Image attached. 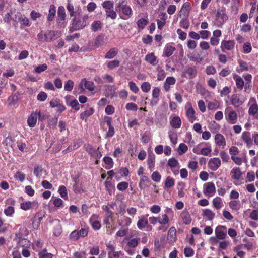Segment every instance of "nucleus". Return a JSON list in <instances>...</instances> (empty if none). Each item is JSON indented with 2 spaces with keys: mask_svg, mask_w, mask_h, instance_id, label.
Wrapping results in <instances>:
<instances>
[{
  "mask_svg": "<svg viewBox=\"0 0 258 258\" xmlns=\"http://www.w3.org/2000/svg\"><path fill=\"white\" fill-rule=\"evenodd\" d=\"M237 114L234 110H230L228 114L227 121L231 124H235L237 121Z\"/></svg>",
  "mask_w": 258,
  "mask_h": 258,
  "instance_id": "obj_19",
  "label": "nucleus"
},
{
  "mask_svg": "<svg viewBox=\"0 0 258 258\" xmlns=\"http://www.w3.org/2000/svg\"><path fill=\"white\" fill-rule=\"evenodd\" d=\"M38 119V114L37 112H33L30 116L28 118L27 123L28 125L30 127H33L35 126L37 120Z\"/></svg>",
  "mask_w": 258,
  "mask_h": 258,
  "instance_id": "obj_14",
  "label": "nucleus"
},
{
  "mask_svg": "<svg viewBox=\"0 0 258 258\" xmlns=\"http://www.w3.org/2000/svg\"><path fill=\"white\" fill-rule=\"evenodd\" d=\"M148 221L143 217H139L137 222V227L139 229H142L148 226Z\"/></svg>",
  "mask_w": 258,
  "mask_h": 258,
  "instance_id": "obj_31",
  "label": "nucleus"
},
{
  "mask_svg": "<svg viewBox=\"0 0 258 258\" xmlns=\"http://www.w3.org/2000/svg\"><path fill=\"white\" fill-rule=\"evenodd\" d=\"M241 139L245 143L248 148H250L251 147L252 145V140L250 137V133L249 132H243L242 133Z\"/></svg>",
  "mask_w": 258,
  "mask_h": 258,
  "instance_id": "obj_10",
  "label": "nucleus"
},
{
  "mask_svg": "<svg viewBox=\"0 0 258 258\" xmlns=\"http://www.w3.org/2000/svg\"><path fill=\"white\" fill-rule=\"evenodd\" d=\"M57 15L59 19L61 20H64L66 17L65 9L63 6H60L58 7L57 11Z\"/></svg>",
  "mask_w": 258,
  "mask_h": 258,
  "instance_id": "obj_38",
  "label": "nucleus"
},
{
  "mask_svg": "<svg viewBox=\"0 0 258 258\" xmlns=\"http://www.w3.org/2000/svg\"><path fill=\"white\" fill-rule=\"evenodd\" d=\"M171 125L174 128H179L181 125V120L179 117H174L170 121Z\"/></svg>",
  "mask_w": 258,
  "mask_h": 258,
  "instance_id": "obj_27",
  "label": "nucleus"
},
{
  "mask_svg": "<svg viewBox=\"0 0 258 258\" xmlns=\"http://www.w3.org/2000/svg\"><path fill=\"white\" fill-rule=\"evenodd\" d=\"M38 204L36 202L27 201L21 204V208L24 210H28L31 208H37Z\"/></svg>",
  "mask_w": 258,
  "mask_h": 258,
  "instance_id": "obj_15",
  "label": "nucleus"
},
{
  "mask_svg": "<svg viewBox=\"0 0 258 258\" xmlns=\"http://www.w3.org/2000/svg\"><path fill=\"white\" fill-rule=\"evenodd\" d=\"M117 53L118 50L117 49L112 48L106 53L105 58L107 59H111L114 57Z\"/></svg>",
  "mask_w": 258,
  "mask_h": 258,
  "instance_id": "obj_35",
  "label": "nucleus"
},
{
  "mask_svg": "<svg viewBox=\"0 0 258 258\" xmlns=\"http://www.w3.org/2000/svg\"><path fill=\"white\" fill-rule=\"evenodd\" d=\"M55 13L56 9L54 5H50L49 9V13L47 16V20L49 21H52L54 19Z\"/></svg>",
  "mask_w": 258,
  "mask_h": 258,
  "instance_id": "obj_33",
  "label": "nucleus"
},
{
  "mask_svg": "<svg viewBox=\"0 0 258 258\" xmlns=\"http://www.w3.org/2000/svg\"><path fill=\"white\" fill-rule=\"evenodd\" d=\"M249 101L252 103V104L251 105L248 109V113L253 116L258 115V105L256 102L255 99L254 98H251Z\"/></svg>",
  "mask_w": 258,
  "mask_h": 258,
  "instance_id": "obj_11",
  "label": "nucleus"
},
{
  "mask_svg": "<svg viewBox=\"0 0 258 258\" xmlns=\"http://www.w3.org/2000/svg\"><path fill=\"white\" fill-rule=\"evenodd\" d=\"M47 64L45 63H44V64L39 65L38 67H37L35 68V71L37 73H41L44 72V71H45L46 70H47Z\"/></svg>",
  "mask_w": 258,
  "mask_h": 258,
  "instance_id": "obj_64",
  "label": "nucleus"
},
{
  "mask_svg": "<svg viewBox=\"0 0 258 258\" xmlns=\"http://www.w3.org/2000/svg\"><path fill=\"white\" fill-rule=\"evenodd\" d=\"M43 168L41 166H36L34 169V174L37 177L40 178L42 174Z\"/></svg>",
  "mask_w": 258,
  "mask_h": 258,
  "instance_id": "obj_50",
  "label": "nucleus"
},
{
  "mask_svg": "<svg viewBox=\"0 0 258 258\" xmlns=\"http://www.w3.org/2000/svg\"><path fill=\"white\" fill-rule=\"evenodd\" d=\"M231 101V104L235 107H238L243 103V101L240 100L239 97L237 94H234L232 96Z\"/></svg>",
  "mask_w": 258,
  "mask_h": 258,
  "instance_id": "obj_29",
  "label": "nucleus"
},
{
  "mask_svg": "<svg viewBox=\"0 0 258 258\" xmlns=\"http://www.w3.org/2000/svg\"><path fill=\"white\" fill-rule=\"evenodd\" d=\"M105 12L106 16L112 19H115L117 17L116 11L110 9L106 10Z\"/></svg>",
  "mask_w": 258,
  "mask_h": 258,
  "instance_id": "obj_60",
  "label": "nucleus"
},
{
  "mask_svg": "<svg viewBox=\"0 0 258 258\" xmlns=\"http://www.w3.org/2000/svg\"><path fill=\"white\" fill-rule=\"evenodd\" d=\"M188 149L187 146L184 143L180 144L178 148V152L179 155H182L185 153Z\"/></svg>",
  "mask_w": 258,
  "mask_h": 258,
  "instance_id": "obj_55",
  "label": "nucleus"
},
{
  "mask_svg": "<svg viewBox=\"0 0 258 258\" xmlns=\"http://www.w3.org/2000/svg\"><path fill=\"white\" fill-rule=\"evenodd\" d=\"M202 215L204 217H206L208 220H212L215 216V213L209 209H206L203 210Z\"/></svg>",
  "mask_w": 258,
  "mask_h": 258,
  "instance_id": "obj_25",
  "label": "nucleus"
},
{
  "mask_svg": "<svg viewBox=\"0 0 258 258\" xmlns=\"http://www.w3.org/2000/svg\"><path fill=\"white\" fill-rule=\"evenodd\" d=\"M120 61L118 60H113L109 61L107 63V67L109 69H113L115 68L118 67L119 66Z\"/></svg>",
  "mask_w": 258,
  "mask_h": 258,
  "instance_id": "obj_51",
  "label": "nucleus"
},
{
  "mask_svg": "<svg viewBox=\"0 0 258 258\" xmlns=\"http://www.w3.org/2000/svg\"><path fill=\"white\" fill-rule=\"evenodd\" d=\"M175 50V47L169 45H167L164 48V52L166 57H169L172 55Z\"/></svg>",
  "mask_w": 258,
  "mask_h": 258,
  "instance_id": "obj_36",
  "label": "nucleus"
},
{
  "mask_svg": "<svg viewBox=\"0 0 258 258\" xmlns=\"http://www.w3.org/2000/svg\"><path fill=\"white\" fill-rule=\"evenodd\" d=\"M180 26L184 29H187L189 26V23L187 18H183L180 22Z\"/></svg>",
  "mask_w": 258,
  "mask_h": 258,
  "instance_id": "obj_58",
  "label": "nucleus"
},
{
  "mask_svg": "<svg viewBox=\"0 0 258 258\" xmlns=\"http://www.w3.org/2000/svg\"><path fill=\"white\" fill-rule=\"evenodd\" d=\"M230 175L233 179L238 181L241 177L242 172L239 167H234L231 170Z\"/></svg>",
  "mask_w": 258,
  "mask_h": 258,
  "instance_id": "obj_18",
  "label": "nucleus"
},
{
  "mask_svg": "<svg viewBox=\"0 0 258 258\" xmlns=\"http://www.w3.org/2000/svg\"><path fill=\"white\" fill-rule=\"evenodd\" d=\"M215 141L217 145L224 147L226 145V141L224 136L221 134H217L215 136Z\"/></svg>",
  "mask_w": 258,
  "mask_h": 258,
  "instance_id": "obj_20",
  "label": "nucleus"
},
{
  "mask_svg": "<svg viewBox=\"0 0 258 258\" xmlns=\"http://www.w3.org/2000/svg\"><path fill=\"white\" fill-rule=\"evenodd\" d=\"M216 192V187L212 182L206 183L204 184V194L208 197L213 196Z\"/></svg>",
  "mask_w": 258,
  "mask_h": 258,
  "instance_id": "obj_6",
  "label": "nucleus"
},
{
  "mask_svg": "<svg viewBox=\"0 0 258 258\" xmlns=\"http://www.w3.org/2000/svg\"><path fill=\"white\" fill-rule=\"evenodd\" d=\"M61 32L59 31H41L37 34V38L42 43L50 42L59 38Z\"/></svg>",
  "mask_w": 258,
  "mask_h": 258,
  "instance_id": "obj_1",
  "label": "nucleus"
},
{
  "mask_svg": "<svg viewBox=\"0 0 258 258\" xmlns=\"http://www.w3.org/2000/svg\"><path fill=\"white\" fill-rule=\"evenodd\" d=\"M212 205L216 209H220L223 206L222 199L219 197L214 198L212 201Z\"/></svg>",
  "mask_w": 258,
  "mask_h": 258,
  "instance_id": "obj_26",
  "label": "nucleus"
},
{
  "mask_svg": "<svg viewBox=\"0 0 258 258\" xmlns=\"http://www.w3.org/2000/svg\"><path fill=\"white\" fill-rule=\"evenodd\" d=\"M157 222L160 224H169V219L168 216L164 214H162L161 216L156 217Z\"/></svg>",
  "mask_w": 258,
  "mask_h": 258,
  "instance_id": "obj_32",
  "label": "nucleus"
},
{
  "mask_svg": "<svg viewBox=\"0 0 258 258\" xmlns=\"http://www.w3.org/2000/svg\"><path fill=\"white\" fill-rule=\"evenodd\" d=\"M84 85L86 89L90 91H92L94 89V83L92 81H88L86 80V79H83L79 84V88L81 91L84 90L83 88Z\"/></svg>",
  "mask_w": 258,
  "mask_h": 258,
  "instance_id": "obj_12",
  "label": "nucleus"
},
{
  "mask_svg": "<svg viewBox=\"0 0 258 258\" xmlns=\"http://www.w3.org/2000/svg\"><path fill=\"white\" fill-rule=\"evenodd\" d=\"M113 2L111 1H105L102 4V7L106 9V10H108L112 9L113 7Z\"/></svg>",
  "mask_w": 258,
  "mask_h": 258,
  "instance_id": "obj_46",
  "label": "nucleus"
},
{
  "mask_svg": "<svg viewBox=\"0 0 258 258\" xmlns=\"http://www.w3.org/2000/svg\"><path fill=\"white\" fill-rule=\"evenodd\" d=\"M221 164L220 159L219 158L214 157L209 160L208 167L211 170L216 171L220 166Z\"/></svg>",
  "mask_w": 258,
  "mask_h": 258,
  "instance_id": "obj_9",
  "label": "nucleus"
},
{
  "mask_svg": "<svg viewBox=\"0 0 258 258\" xmlns=\"http://www.w3.org/2000/svg\"><path fill=\"white\" fill-rule=\"evenodd\" d=\"M178 164V162L177 160L174 158H172L169 159L168 162V165L171 167V168H174L177 167V166Z\"/></svg>",
  "mask_w": 258,
  "mask_h": 258,
  "instance_id": "obj_63",
  "label": "nucleus"
},
{
  "mask_svg": "<svg viewBox=\"0 0 258 258\" xmlns=\"http://www.w3.org/2000/svg\"><path fill=\"white\" fill-rule=\"evenodd\" d=\"M195 111L192 107H189L186 111V114L189 120L193 122V120L195 119Z\"/></svg>",
  "mask_w": 258,
  "mask_h": 258,
  "instance_id": "obj_42",
  "label": "nucleus"
},
{
  "mask_svg": "<svg viewBox=\"0 0 258 258\" xmlns=\"http://www.w3.org/2000/svg\"><path fill=\"white\" fill-rule=\"evenodd\" d=\"M128 184L126 182H121L117 184V188L120 191L125 190L128 187Z\"/></svg>",
  "mask_w": 258,
  "mask_h": 258,
  "instance_id": "obj_61",
  "label": "nucleus"
},
{
  "mask_svg": "<svg viewBox=\"0 0 258 258\" xmlns=\"http://www.w3.org/2000/svg\"><path fill=\"white\" fill-rule=\"evenodd\" d=\"M150 180L149 178L146 176L142 175L141 177L139 183V188L142 190L145 189L147 186V185L146 183H149Z\"/></svg>",
  "mask_w": 258,
  "mask_h": 258,
  "instance_id": "obj_28",
  "label": "nucleus"
},
{
  "mask_svg": "<svg viewBox=\"0 0 258 258\" xmlns=\"http://www.w3.org/2000/svg\"><path fill=\"white\" fill-rule=\"evenodd\" d=\"M230 207L234 210H238L240 208V204L239 201L233 200L229 202Z\"/></svg>",
  "mask_w": 258,
  "mask_h": 258,
  "instance_id": "obj_45",
  "label": "nucleus"
},
{
  "mask_svg": "<svg viewBox=\"0 0 258 258\" xmlns=\"http://www.w3.org/2000/svg\"><path fill=\"white\" fill-rule=\"evenodd\" d=\"M115 10L123 19L130 18L132 14V10L126 5V0H120L115 5Z\"/></svg>",
  "mask_w": 258,
  "mask_h": 258,
  "instance_id": "obj_2",
  "label": "nucleus"
},
{
  "mask_svg": "<svg viewBox=\"0 0 258 258\" xmlns=\"http://www.w3.org/2000/svg\"><path fill=\"white\" fill-rule=\"evenodd\" d=\"M216 17L217 26L221 27L228 19L226 9L224 7L218 9Z\"/></svg>",
  "mask_w": 258,
  "mask_h": 258,
  "instance_id": "obj_4",
  "label": "nucleus"
},
{
  "mask_svg": "<svg viewBox=\"0 0 258 258\" xmlns=\"http://www.w3.org/2000/svg\"><path fill=\"white\" fill-rule=\"evenodd\" d=\"M174 185V180L170 177H167L165 182V187L170 188Z\"/></svg>",
  "mask_w": 258,
  "mask_h": 258,
  "instance_id": "obj_53",
  "label": "nucleus"
},
{
  "mask_svg": "<svg viewBox=\"0 0 258 258\" xmlns=\"http://www.w3.org/2000/svg\"><path fill=\"white\" fill-rule=\"evenodd\" d=\"M108 179L109 178H107V180L105 182V186L107 191L109 195H111L114 192L115 189L111 183L108 181Z\"/></svg>",
  "mask_w": 258,
  "mask_h": 258,
  "instance_id": "obj_41",
  "label": "nucleus"
},
{
  "mask_svg": "<svg viewBox=\"0 0 258 258\" xmlns=\"http://www.w3.org/2000/svg\"><path fill=\"white\" fill-rule=\"evenodd\" d=\"M198 73L197 68L196 66H187L183 70L182 76L187 79H192L195 78Z\"/></svg>",
  "mask_w": 258,
  "mask_h": 258,
  "instance_id": "obj_5",
  "label": "nucleus"
},
{
  "mask_svg": "<svg viewBox=\"0 0 258 258\" xmlns=\"http://www.w3.org/2000/svg\"><path fill=\"white\" fill-rule=\"evenodd\" d=\"M180 216L184 224L187 225L191 222L190 215L187 210H183Z\"/></svg>",
  "mask_w": 258,
  "mask_h": 258,
  "instance_id": "obj_23",
  "label": "nucleus"
},
{
  "mask_svg": "<svg viewBox=\"0 0 258 258\" xmlns=\"http://www.w3.org/2000/svg\"><path fill=\"white\" fill-rule=\"evenodd\" d=\"M137 24L139 28L143 29L148 24V20L145 18H141L137 21Z\"/></svg>",
  "mask_w": 258,
  "mask_h": 258,
  "instance_id": "obj_49",
  "label": "nucleus"
},
{
  "mask_svg": "<svg viewBox=\"0 0 258 258\" xmlns=\"http://www.w3.org/2000/svg\"><path fill=\"white\" fill-rule=\"evenodd\" d=\"M73 86L74 82L72 80H69L66 82L64 89L67 91H71L73 89Z\"/></svg>",
  "mask_w": 258,
  "mask_h": 258,
  "instance_id": "obj_56",
  "label": "nucleus"
},
{
  "mask_svg": "<svg viewBox=\"0 0 258 258\" xmlns=\"http://www.w3.org/2000/svg\"><path fill=\"white\" fill-rule=\"evenodd\" d=\"M184 253L186 257H191L194 254V250L190 247H186L184 249Z\"/></svg>",
  "mask_w": 258,
  "mask_h": 258,
  "instance_id": "obj_57",
  "label": "nucleus"
},
{
  "mask_svg": "<svg viewBox=\"0 0 258 258\" xmlns=\"http://www.w3.org/2000/svg\"><path fill=\"white\" fill-rule=\"evenodd\" d=\"M105 44L104 36L102 34L97 36L94 40V45L96 47H99Z\"/></svg>",
  "mask_w": 258,
  "mask_h": 258,
  "instance_id": "obj_22",
  "label": "nucleus"
},
{
  "mask_svg": "<svg viewBox=\"0 0 258 258\" xmlns=\"http://www.w3.org/2000/svg\"><path fill=\"white\" fill-rule=\"evenodd\" d=\"M88 18V14L84 15L81 18L74 17L73 20L72 27L76 30L82 29L86 26Z\"/></svg>",
  "mask_w": 258,
  "mask_h": 258,
  "instance_id": "obj_3",
  "label": "nucleus"
},
{
  "mask_svg": "<svg viewBox=\"0 0 258 258\" xmlns=\"http://www.w3.org/2000/svg\"><path fill=\"white\" fill-rule=\"evenodd\" d=\"M155 156L154 155H149L148 157L147 164L150 170H152L155 166Z\"/></svg>",
  "mask_w": 258,
  "mask_h": 258,
  "instance_id": "obj_37",
  "label": "nucleus"
},
{
  "mask_svg": "<svg viewBox=\"0 0 258 258\" xmlns=\"http://www.w3.org/2000/svg\"><path fill=\"white\" fill-rule=\"evenodd\" d=\"M102 22L100 20H95L91 25V29L93 32H97L101 30Z\"/></svg>",
  "mask_w": 258,
  "mask_h": 258,
  "instance_id": "obj_21",
  "label": "nucleus"
},
{
  "mask_svg": "<svg viewBox=\"0 0 258 258\" xmlns=\"http://www.w3.org/2000/svg\"><path fill=\"white\" fill-rule=\"evenodd\" d=\"M215 233L219 239H224L227 236L226 227L222 225L218 226L215 230Z\"/></svg>",
  "mask_w": 258,
  "mask_h": 258,
  "instance_id": "obj_8",
  "label": "nucleus"
},
{
  "mask_svg": "<svg viewBox=\"0 0 258 258\" xmlns=\"http://www.w3.org/2000/svg\"><path fill=\"white\" fill-rule=\"evenodd\" d=\"M176 230L174 227H171L168 230L167 239L171 242L174 241L176 238Z\"/></svg>",
  "mask_w": 258,
  "mask_h": 258,
  "instance_id": "obj_30",
  "label": "nucleus"
},
{
  "mask_svg": "<svg viewBox=\"0 0 258 258\" xmlns=\"http://www.w3.org/2000/svg\"><path fill=\"white\" fill-rule=\"evenodd\" d=\"M58 192L62 198H64V199H68L67 188L64 186H60L58 189Z\"/></svg>",
  "mask_w": 258,
  "mask_h": 258,
  "instance_id": "obj_44",
  "label": "nucleus"
},
{
  "mask_svg": "<svg viewBox=\"0 0 258 258\" xmlns=\"http://www.w3.org/2000/svg\"><path fill=\"white\" fill-rule=\"evenodd\" d=\"M235 45V42L232 40H228V41H222L221 42V48L222 51H224V49L227 50H232Z\"/></svg>",
  "mask_w": 258,
  "mask_h": 258,
  "instance_id": "obj_17",
  "label": "nucleus"
},
{
  "mask_svg": "<svg viewBox=\"0 0 258 258\" xmlns=\"http://www.w3.org/2000/svg\"><path fill=\"white\" fill-rule=\"evenodd\" d=\"M157 79L159 81L163 80L166 76V73L165 71L159 67L157 68Z\"/></svg>",
  "mask_w": 258,
  "mask_h": 258,
  "instance_id": "obj_52",
  "label": "nucleus"
},
{
  "mask_svg": "<svg viewBox=\"0 0 258 258\" xmlns=\"http://www.w3.org/2000/svg\"><path fill=\"white\" fill-rule=\"evenodd\" d=\"M151 178L155 182H159L161 180V176L158 172L155 171L151 175Z\"/></svg>",
  "mask_w": 258,
  "mask_h": 258,
  "instance_id": "obj_59",
  "label": "nucleus"
},
{
  "mask_svg": "<svg viewBox=\"0 0 258 258\" xmlns=\"http://www.w3.org/2000/svg\"><path fill=\"white\" fill-rule=\"evenodd\" d=\"M145 60L153 66H155L158 63L157 58L153 53L148 54L145 57Z\"/></svg>",
  "mask_w": 258,
  "mask_h": 258,
  "instance_id": "obj_24",
  "label": "nucleus"
},
{
  "mask_svg": "<svg viewBox=\"0 0 258 258\" xmlns=\"http://www.w3.org/2000/svg\"><path fill=\"white\" fill-rule=\"evenodd\" d=\"M86 150L91 156L96 159H100L102 156L101 152L99 151V148L96 149L90 145H88L86 147Z\"/></svg>",
  "mask_w": 258,
  "mask_h": 258,
  "instance_id": "obj_7",
  "label": "nucleus"
},
{
  "mask_svg": "<svg viewBox=\"0 0 258 258\" xmlns=\"http://www.w3.org/2000/svg\"><path fill=\"white\" fill-rule=\"evenodd\" d=\"M97 217L96 215H93L90 219V222L93 228L95 230H99L101 227V224L98 221H93Z\"/></svg>",
  "mask_w": 258,
  "mask_h": 258,
  "instance_id": "obj_34",
  "label": "nucleus"
},
{
  "mask_svg": "<svg viewBox=\"0 0 258 258\" xmlns=\"http://www.w3.org/2000/svg\"><path fill=\"white\" fill-rule=\"evenodd\" d=\"M187 57L190 61L195 62L196 63L201 62L204 59L203 57L201 56L199 53L195 52L190 53L187 55Z\"/></svg>",
  "mask_w": 258,
  "mask_h": 258,
  "instance_id": "obj_13",
  "label": "nucleus"
},
{
  "mask_svg": "<svg viewBox=\"0 0 258 258\" xmlns=\"http://www.w3.org/2000/svg\"><path fill=\"white\" fill-rule=\"evenodd\" d=\"M16 180L23 182L25 179V175L20 171H17L14 175Z\"/></svg>",
  "mask_w": 258,
  "mask_h": 258,
  "instance_id": "obj_54",
  "label": "nucleus"
},
{
  "mask_svg": "<svg viewBox=\"0 0 258 258\" xmlns=\"http://www.w3.org/2000/svg\"><path fill=\"white\" fill-rule=\"evenodd\" d=\"M191 9L190 5L189 3L186 2L183 4L180 11V16L183 15L184 17L187 18Z\"/></svg>",
  "mask_w": 258,
  "mask_h": 258,
  "instance_id": "obj_16",
  "label": "nucleus"
},
{
  "mask_svg": "<svg viewBox=\"0 0 258 258\" xmlns=\"http://www.w3.org/2000/svg\"><path fill=\"white\" fill-rule=\"evenodd\" d=\"M139 241V239L132 238L127 242V245L130 247L135 248L138 246Z\"/></svg>",
  "mask_w": 258,
  "mask_h": 258,
  "instance_id": "obj_48",
  "label": "nucleus"
},
{
  "mask_svg": "<svg viewBox=\"0 0 258 258\" xmlns=\"http://www.w3.org/2000/svg\"><path fill=\"white\" fill-rule=\"evenodd\" d=\"M38 255L39 258H52L53 257V255L51 253L47 252L46 248L39 252Z\"/></svg>",
  "mask_w": 258,
  "mask_h": 258,
  "instance_id": "obj_43",
  "label": "nucleus"
},
{
  "mask_svg": "<svg viewBox=\"0 0 258 258\" xmlns=\"http://www.w3.org/2000/svg\"><path fill=\"white\" fill-rule=\"evenodd\" d=\"M219 107V103L215 101L214 102H208L207 107L209 110H214L218 108Z\"/></svg>",
  "mask_w": 258,
  "mask_h": 258,
  "instance_id": "obj_47",
  "label": "nucleus"
},
{
  "mask_svg": "<svg viewBox=\"0 0 258 258\" xmlns=\"http://www.w3.org/2000/svg\"><path fill=\"white\" fill-rule=\"evenodd\" d=\"M255 173L253 171L248 172L246 175V182H252L255 180Z\"/></svg>",
  "mask_w": 258,
  "mask_h": 258,
  "instance_id": "obj_62",
  "label": "nucleus"
},
{
  "mask_svg": "<svg viewBox=\"0 0 258 258\" xmlns=\"http://www.w3.org/2000/svg\"><path fill=\"white\" fill-rule=\"evenodd\" d=\"M94 113V109L92 108L89 110H86L80 114V118L82 120H86V119L91 116Z\"/></svg>",
  "mask_w": 258,
  "mask_h": 258,
  "instance_id": "obj_40",
  "label": "nucleus"
},
{
  "mask_svg": "<svg viewBox=\"0 0 258 258\" xmlns=\"http://www.w3.org/2000/svg\"><path fill=\"white\" fill-rule=\"evenodd\" d=\"M18 20L20 21L21 24L23 25L29 26L30 25L29 19L25 16H22L20 14L17 15Z\"/></svg>",
  "mask_w": 258,
  "mask_h": 258,
  "instance_id": "obj_39",
  "label": "nucleus"
}]
</instances>
